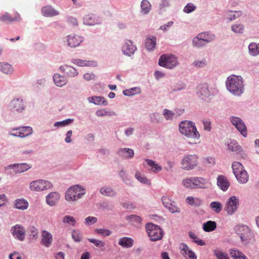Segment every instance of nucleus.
I'll return each mask as SVG.
<instances>
[{"mask_svg":"<svg viewBox=\"0 0 259 259\" xmlns=\"http://www.w3.org/2000/svg\"><path fill=\"white\" fill-rule=\"evenodd\" d=\"M179 130L182 135L190 139L189 143L191 144L197 143L200 134L193 122L190 121L181 122L179 124Z\"/></svg>","mask_w":259,"mask_h":259,"instance_id":"obj_1","label":"nucleus"},{"mask_svg":"<svg viewBox=\"0 0 259 259\" xmlns=\"http://www.w3.org/2000/svg\"><path fill=\"white\" fill-rule=\"evenodd\" d=\"M226 84L228 91L235 95L239 96L243 92V81L240 76H229Z\"/></svg>","mask_w":259,"mask_h":259,"instance_id":"obj_2","label":"nucleus"},{"mask_svg":"<svg viewBox=\"0 0 259 259\" xmlns=\"http://www.w3.org/2000/svg\"><path fill=\"white\" fill-rule=\"evenodd\" d=\"M232 167L238 182L241 184L246 183L248 181L249 176L242 164L239 162L235 161L232 163Z\"/></svg>","mask_w":259,"mask_h":259,"instance_id":"obj_3","label":"nucleus"},{"mask_svg":"<svg viewBox=\"0 0 259 259\" xmlns=\"http://www.w3.org/2000/svg\"><path fill=\"white\" fill-rule=\"evenodd\" d=\"M146 231L152 241L161 240L163 236L162 230L157 225L149 223L146 225Z\"/></svg>","mask_w":259,"mask_h":259,"instance_id":"obj_4","label":"nucleus"},{"mask_svg":"<svg viewBox=\"0 0 259 259\" xmlns=\"http://www.w3.org/2000/svg\"><path fill=\"white\" fill-rule=\"evenodd\" d=\"M85 193L84 191L79 185L70 187L65 193V199L68 201H73L80 198Z\"/></svg>","mask_w":259,"mask_h":259,"instance_id":"obj_5","label":"nucleus"},{"mask_svg":"<svg viewBox=\"0 0 259 259\" xmlns=\"http://www.w3.org/2000/svg\"><path fill=\"white\" fill-rule=\"evenodd\" d=\"M158 64L161 66L171 69L177 66L178 60L174 56L164 54L160 57Z\"/></svg>","mask_w":259,"mask_h":259,"instance_id":"obj_6","label":"nucleus"},{"mask_svg":"<svg viewBox=\"0 0 259 259\" xmlns=\"http://www.w3.org/2000/svg\"><path fill=\"white\" fill-rule=\"evenodd\" d=\"M52 187V184L49 181L44 180H37L31 182L29 188L32 191L39 192Z\"/></svg>","mask_w":259,"mask_h":259,"instance_id":"obj_7","label":"nucleus"},{"mask_svg":"<svg viewBox=\"0 0 259 259\" xmlns=\"http://www.w3.org/2000/svg\"><path fill=\"white\" fill-rule=\"evenodd\" d=\"M236 233L239 235L242 242L246 243L251 240L252 233L246 225H238L235 227Z\"/></svg>","mask_w":259,"mask_h":259,"instance_id":"obj_8","label":"nucleus"},{"mask_svg":"<svg viewBox=\"0 0 259 259\" xmlns=\"http://www.w3.org/2000/svg\"><path fill=\"white\" fill-rule=\"evenodd\" d=\"M198 157L196 155H187L183 158L181 164L183 168L186 170H191L197 166Z\"/></svg>","mask_w":259,"mask_h":259,"instance_id":"obj_9","label":"nucleus"},{"mask_svg":"<svg viewBox=\"0 0 259 259\" xmlns=\"http://www.w3.org/2000/svg\"><path fill=\"white\" fill-rule=\"evenodd\" d=\"M231 122L244 137L247 135L246 126L243 120L239 117L232 116L230 118Z\"/></svg>","mask_w":259,"mask_h":259,"instance_id":"obj_10","label":"nucleus"},{"mask_svg":"<svg viewBox=\"0 0 259 259\" xmlns=\"http://www.w3.org/2000/svg\"><path fill=\"white\" fill-rule=\"evenodd\" d=\"M239 204V199L236 196H232L230 197L228 199L225 208L228 214L231 215L233 214L237 210Z\"/></svg>","mask_w":259,"mask_h":259,"instance_id":"obj_11","label":"nucleus"},{"mask_svg":"<svg viewBox=\"0 0 259 259\" xmlns=\"http://www.w3.org/2000/svg\"><path fill=\"white\" fill-rule=\"evenodd\" d=\"M32 133V129L30 126H23L17 128L12 129L11 135L24 138L31 135Z\"/></svg>","mask_w":259,"mask_h":259,"instance_id":"obj_12","label":"nucleus"},{"mask_svg":"<svg viewBox=\"0 0 259 259\" xmlns=\"http://www.w3.org/2000/svg\"><path fill=\"white\" fill-rule=\"evenodd\" d=\"M11 231L15 238L20 241L24 240L26 231L22 226L19 224L16 225L12 227Z\"/></svg>","mask_w":259,"mask_h":259,"instance_id":"obj_13","label":"nucleus"},{"mask_svg":"<svg viewBox=\"0 0 259 259\" xmlns=\"http://www.w3.org/2000/svg\"><path fill=\"white\" fill-rule=\"evenodd\" d=\"M162 202L165 207L167 208L171 212H180L181 209L176 206L175 202L167 196L162 197Z\"/></svg>","mask_w":259,"mask_h":259,"instance_id":"obj_14","label":"nucleus"},{"mask_svg":"<svg viewBox=\"0 0 259 259\" xmlns=\"http://www.w3.org/2000/svg\"><path fill=\"white\" fill-rule=\"evenodd\" d=\"M181 254L186 259H197L195 253L185 243H182L180 246Z\"/></svg>","mask_w":259,"mask_h":259,"instance_id":"obj_15","label":"nucleus"},{"mask_svg":"<svg viewBox=\"0 0 259 259\" xmlns=\"http://www.w3.org/2000/svg\"><path fill=\"white\" fill-rule=\"evenodd\" d=\"M136 47L133 45V42L130 40H126L122 47L123 54L128 56H131L134 54Z\"/></svg>","mask_w":259,"mask_h":259,"instance_id":"obj_16","label":"nucleus"},{"mask_svg":"<svg viewBox=\"0 0 259 259\" xmlns=\"http://www.w3.org/2000/svg\"><path fill=\"white\" fill-rule=\"evenodd\" d=\"M195 189H206L210 185L207 180L197 177H195Z\"/></svg>","mask_w":259,"mask_h":259,"instance_id":"obj_17","label":"nucleus"},{"mask_svg":"<svg viewBox=\"0 0 259 259\" xmlns=\"http://www.w3.org/2000/svg\"><path fill=\"white\" fill-rule=\"evenodd\" d=\"M41 244L47 247H50L53 241L52 234L48 231L44 230L41 232Z\"/></svg>","mask_w":259,"mask_h":259,"instance_id":"obj_18","label":"nucleus"},{"mask_svg":"<svg viewBox=\"0 0 259 259\" xmlns=\"http://www.w3.org/2000/svg\"><path fill=\"white\" fill-rule=\"evenodd\" d=\"M9 106L13 111H21L24 109L22 100L19 98L13 99L10 102Z\"/></svg>","mask_w":259,"mask_h":259,"instance_id":"obj_19","label":"nucleus"},{"mask_svg":"<svg viewBox=\"0 0 259 259\" xmlns=\"http://www.w3.org/2000/svg\"><path fill=\"white\" fill-rule=\"evenodd\" d=\"M60 69L67 75L70 77H74L78 74L76 69L72 66L64 65L60 66Z\"/></svg>","mask_w":259,"mask_h":259,"instance_id":"obj_20","label":"nucleus"},{"mask_svg":"<svg viewBox=\"0 0 259 259\" xmlns=\"http://www.w3.org/2000/svg\"><path fill=\"white\" fill-rule=\"evenodd\" d=\"M82 38L78 35H69L67 37L68 45L71 47H76L82 42Z\"/></svg>","mask_w":259,"mask_h":259,"instance_id":"obj_21","label":"nucleus"},{"mask_svg":"<svg viewBox=\"0 0 259 259\" xmlns=\"http://www.w3.org/2000/svg\"><path fill=\"white\" fill-rule=\"evenodd\" d=\"M217 185L221 190L225 191L228 189L230 183L225 176L221 175L217 178Z\"/></svg>","mask_w":259,"mask_h":259,"instance_id":"obj_22","label":"nucleus"},{"mask_svg":"<svg viewBox=\"0 0 259 259\" xmlns=\"http://www.w3.org/2000/svg\"><path fill=\"white\" fill-rule=\"evenodd\" d=\"M60 196L57 192H52L49 194L46 198L47 203L50 206L55 205L59 200Z\"/></svg>","mask_w":259,"mask_h":259,"instance_id":"obj_23","label":"nucleus"},{"mask_svg":"<svg viewBox=\"0 0 259 259\" xmlns=\"http://www.w3.org/2000/svg\"><path fill=\"white\" fill-rule=\"evenodd\" d=\"M9 167L13 168L16 172L18 173L23 172L31 168V166L26 163L14 164L9 165Z\"/></svg>","mask_w":259,"mask_h":259,"instance_id":"obj_24","label":"nucleus"},{"mask_svg":"<svg viewBox=\"0 0 259 259\" xmlns=\"http://www.w3.org/2000/svg\"><path fill=\"white\" fill-rule=\"evenodd\" d=\"M41 13L45 17H53L59 14V12L53 9L51 6H47L41 9Z\"/></svg>","mask_w":259,"mask_h":259,"instance_id":"obj_25","label":"nucleus"},{"mask_svg":"<svg viewBox=\"0 0 259 259\" xmlns=\"http://www.w3.org/2000/svg\"><path fill=\"white\" fill-rule=\"evenodd\" d=\"M72 63L78 66H96L97 62L93 61H87L81 59H73Z\"/></svg>","mask_w":259,"mask_h":259,"instance_id":"obj_26","label":"nucleus"},{"mask_svg":"<svg viewBox=\"0 0 259 259\" xmlns=\"http://www.w3.org/2000/svg\"><path fill=\"white\" fill-rule=\"evenodd\" d=\"M186 203L194 207H199L200 206L203 202V201L201 199L198 197H194L192 196H188L186 199Z\"/></svg>","mask_w":259,"mask_h":259,"instance_id":"obj_27","label":"nucleus"},{"mask_svg":"<svg viewBox=\"0 0 259 259\" xmlns=\"http://www.w3.org/2000/svg\"><path fill=\"white\" fill-rule=\"evenodd\" d=\"M20 20V16L18 13H16L14 17H11L8 13H5L0 17V20L4 23H11Z\"/></svg>","mask_w":259,"mask_h":259,"instance_id":"obj_28","label":"nucleus"},{"mask_svg":"<svg viewBox=\"0 0 259 259\" xmlns=\"http://www.w3.org/2000/svg\"><path fill=\"white\" fill-rule=\"evenodd\" d=\"M118 244L122 247L130 248L134 244V240L131 238L123 237L119 240Z\"/></svg>","mask_w":259,"mask_h":259,"instance_id":"obj_29","label":"nucleus"},{"mask_svg":"<svg viewBox=\"0 0 259 259\" xmlns=\"http://www.w3.org/2000/svg\"><path fill=\"white\" fill-rule=\"evenodd\" d=\"M53 79L55 84L58 87H62L67 83L66 78L59 74H54Z\"/></svg>","mask_w":259,"mask_h":259,"instance_id":"obj_30","label":"nucleus"},{"mask_svg":"<svg viewBox=\"0 0 259 259\" xmlns=\"http://www.w3.org/2000/svg\"><path fill=\"white\" fill-rule=\"evenodd\" d=\"M228 147L232 152H240L242 151L241 147L234 140H230L228 142Z\"/></svg>","mask_w":259,"mask_h":259,"instance_id":"obj_31","label":"nucleus"},{"mask_svg":"<svg viewBox=\"0 0 259 259\" xmlns=\"http://www.w3.org/2000/svg\"><path fill=\"white\" fill-rule=\"evenodd\" d=\"M156 38L154 36L148 37L145 41V47L148 51H153L156 46Z\"/></svg>","mask_w":259,"mask_h":259,"instance_id":"obj_32","label":"nucleus"},{"mask_svg":"<svg viewBox=\"0 0 259 259\" xmlns=\"http://www.w3.org/2000/svg\"><path fill=\"white\" fill-rule=\"evenodd\" d=\"M182 184L186 188L195 189V177L184 179L182 181Z\"/></svg>","mask_w":259,"mask_h":259,"instance_id":"obj_33","label":"nucleus"},{"mask_svg":"<svg viewBox=\"0 0 259 259\" xmlns=\"http://www.w3.org/2000/svg\"><path fill=\"white\" fill-rule=\"evenodd\" d=\"M88 100L90 103H93L96 105H107V102L103 97H91L88 98Z\"/></svg>","mask_w":259,"mask_h":259,"instance_id":"obj_34","label":"nucleus"},{"mask_svg":"<svg viewBox=\"0 0 259 259\" xmlns=\"http://www.w3.org/2000/svg\"><path fill=\"white\" fill-rule=\"evenodd\" d=\"M198 90L200 94L202 96V99H205V98L208 97L210 95V92L208 90V85L206 84H203L199 85L198 87Z\"/></svg>","mask_w":259,"mask_h":259,"instance_id":"obj_35","label":"nucleus"},{"mask_svg":"<svg viewBox=\"0 0 259 259\" xmlns=\"http://www.w3.org/2000/svg\"><path fill=\"white\" fill-rule=\"evenodd\" d=\"M119 153L126 158H132L134 155V152L133 149L126 148L120 149Z\"/></svg>","mask_w":259,"mask_h":259,"instance_id":"obj_36","label":"nucleus"},{"mask_svg":"<svg viewBox=\"0 0 259 259\" xmlns=\"http://www.w3.org/2000/svg\"><path fill=\"white\" fill-rule=\"evenodd\" d=\"M200 40L204 41L205 44L210 42L214 39V36L206 32L200 33L197 35Z\"/></svg>","mask_w":259,"mask_h":259,"instance_id":"obj_37","label":"nucleus"},{"mask_svg":"<svg viewBox=\"0 0 259 259\" xmlns=\"http://www.w3.org/2000/svg\"><path fill=\"white\" fill-rule=\"evenodd\" d=\"M217 228L216 223L214 221H208L203 224V229L205 232H211Z\"/></svg>","mask_w":259,"mask_h":259,"instance_id":"obj_38","label":"nucleus"},{"mask_svg":"<svg viewBox=\"0 0 259 259\" xmlns=\"http://www.w3.org/2000/svg\"><path fill=\"white\" fill-rule=\"evenodd\" d=\"M98 20L97 17L94 14H89L84 18V22L87 25H93L96 24Z\"/></svg>","mask_w":259,"mask_h":259,"instance_id":"obj_39","label":"nucleus"},{"mask_svg":"<svg viewBox=\"0 0 259 259\" xmlns=\"http://www.w3.org/2000/svg\"><path fill=\"white\" fill-rule=\"evenodd\" d=\"M15 207L19 209L24 210L28 206V202L24 199H17L15 201Z\"/></svg>","mask_w":259,"mask_h":259,"instance_id":"obj_40","label":"nucleus"},{"mask_svg":"<svg viewBox=\"0 0 259 259\" xmlns=\"http://www.w3.org/2000/svg\"><path fill=\"white\" fill-rule=\"evenodd\" d=\"M0 71L5 74H11L13 72L12 66L7 63H0Z\"/></svg>","mask_w":259,"mask_h":259,"instance_id":"obj_41","label":"nucleus"},{"mask_svg":"<svg viewBox=\"0 0 259 259\" xmlns=\"http://www.w3.org/2000/svg\"><path fill=\"white\" fill-rule=\"evenodd\" d=\"M145 161L151 171L156 172L161 170V167L156 164L154 161L147 159L145 160Z\"/></svg>","mask_w":259,"mask_h":259,"instance_id":"obj_42","label":"nucleus"},{"mask_svg":"<svg viewBox=\"0 0 259 259\" xmlns=\"http://www.w3.org/2000/svg\"><path fill=\"white\" fill-rule=\"evenodd\" d=\"M100 191L102 194L105 196H114L115 195V192L110 187H103L101 188Z\"/></svg>","mask_w":259,"mask_h":259,"instance_id":"obj_43","label":"nucleus"},{"mask_svg":"<svg viewBox=\"0 0 259 259\" xmlns=\"http://www.w3.org/2000/svg\"><path fill=\"white\" fill-rule=\"evenodd\" d=\"M242 15L241 11H230L227 13V17L230 21L234 20L239 17Z\"/></svg>","mask_w":259,"mask_h":259,"instance_id":"obj_44","label":"nucleus"},{"mask_svg":"<svg viewBox=\"0 0 259 259\" xmlns=\"http://www.w3.org/2000/svg\"><path fill=\"white\" fill-rule=\"evenodd\" d=\"M141 7L144 14L148 13L151 10V4L147 0H143L141 4Z\"/></svg>","mask_w":259,"mask_h":259,"instance_id":"obj_45","label":"nucleus"},{"mask_svg":"<svg viewBox=\"0 0 259 259\" xmlns=\"http://www.w3.org/2000/svg\"><path fill=\"white\" fill-rule=\"evenodd\" d=\"M135 178L142 183L150 185V181L143 176L140 172L137 171L135 174Z\"/></svg>","mask_w":259,"mask_h":259,"instance_id":"obj_46","label":"nucleus"},{"mask_svg":"<svg viewBox=\"0 0 259 259\" xmlns=\"http://www.w3.org/2000/svg\"><path fill=\"white\" fill-rule=\"evenodd\" d=\"M189 236L193 239V241L199 245L203 246L205 244V242L201 239L198 238L197 236L193 232L189 233Z\"/></svg>","mask_w":259,"mask_h":259,"instance_id":"obj_47","label":"nucleus"},{"mask_svg":"<svg viewBox=\"0 0 259 259\" xmlns=\"http://www.w3.org/2000/svg\"><path fill=\"white\" fill-rule=\"evenodd\" d=\"M72 237L75 242H80L82 239V235L79 230H74L72 232Z\"/></svg>","mask_w":259,"mask_h":259,"instance_id":"obj_48","label":"nucleus"},{"mask_svg":"<svg viewBox=\"0 0 259 259\" xmlns=\"http://www.w3.org/2000/svg\"><path fill=\"white\" fill-rule=\"evenodd\" d=\"M214 254L218 259H229L227 254L220 249L214 250Z\"/></svg>","mask_w":259,"mask_h":259,"instance_id":"obj_49","label":"nucleus"},{"mask_svg":"<svg viewBox=\"0 0 259 259\" xmlns=\"http://www.w3.org/2000/svg\"><path fill=\"white\" fill-rule=\"evenodd\" d=\"M62 222L64 223L67 224L72 226H75L76 224V221L75 219L73 217L69 215H65L64 217Z\"/></svg>","mask_w":259,"mask_h":259,"instance_id":"obj_50","label":"nucleus"},{"mask_svg":"<svg viewBox=\"0 0 259 259\" xmlns=\"http://www.w3.org/2000/svg\"><path fill=\"white\" fill-rule=\"evenodd\" d=\"M248 49L250 53L252 56H256L258 54V45L255 43H251L248 46Z\"/></svg>","mask_w":259,"mask_h":259,"instance_id":"obj_51","label":"nucleus"},{"mask_svg":"<svg viewBox=\"0 0 259 259\" xmlns=\"http://www.w3.org/2000/svg\"><path fill=\"white\" fill-rule=\"evenodd\" d=\"M210 207L217 213L220 212L222 209L221 204L217 201L211 202L210 204Z\"/></svg>","mask_w":259,"mask_h":259,"instance_id":"obj_52","label":"nucleus"},{"mask_svg":"<svg viewBox=\"0 0 259 259\" xmlns=\"http://www.w3.org/2000/svg\"><path fill=\"white\" fill-rule=\"evenodd\" d=\"M95 232L96 234L102 235L103 237L108 236L111 234V232L110 230L105 229H96Z\"/></svg>","mask_w":259,"mask_h":259,"instance_id":"obj_53","label":"nucleus"},{"mask_svg":"<svg viewBox=\"0 0 259 259\" xmlns=\"http://www.w3.org/2000/svg\"><path fill=\"white\" fill-rule=\"evenodd\" d=\"M140 92V89L138 88H132L130 90H126L123 91V94L125 96H130L135 95Z\"/></svg>","mask_w":259,"mask_h":259,"instance_id":"obj_54","label":"nucleus"},{"mask_svg":"<svg viewBox=\"0 0 259 259\" xmlns=\"http://www.w3.org/2000/svg\"><path fill=\"white\" fill-rule=\"evenodd\" d=\"M244 30L243 25L236 24L232 26V30L235 33H242Z\"/></svg>","mask_w":259,"mask_h":259,"instance_id":"obj_55","label":"nucleus"},{"mask_svg":"<svg viewBox=\"0 0 259 259\" xmlns=\"http://www.w3.org/2000/svg\"><path fill=\"white\" fill-rule=\"evenodd\" d=\"M96 115L98 116H112L115 115L114 112H109L105 109L99 110L96 112Z\"/></svg>","mask_w":259,"mask_h":259,"instance_id":"obj_56","label":"nucleus"},{"mask_svg":"<svg viewBox=\"0 0 259 259\" xmlns=\"http://www.w3.org/2000/svg\"><path fill=\"white\" fill-rule=\"evenodd\" d=\"M203 163L208 166H211L213 165L215 163V159L212 157H208L204 158L203 159Z\"/></svg>","mask_w":259,"mask_h":259,"instance_id":"obj_57","label":"nucleus"},{"mask_svg":"<svg viewBox=\"0 0 259 259\" xmlns=\"http://www.w3.org/2000/svg\"><path fill=\"white\" fill-rule=\"evenodd\" d=\"M193 44L194 46L199 48L204 46L206 44L197 36L194 38L193 40Z\"/></svg>","mask_w":259,"mask_h":259,"instance_id":"obj_58","label":"nucleus"},{"mask_svg":"<svg viewBox=\"0 0 259 259\" xmlns=\"http://www.w3.org/2000/svg\"><path fill=\"white\" fill-rule=\"evenodd\" d=\"M88 240L91 243L94 244L96 247H104L105 245V243L104 241L95 239L89 238Z\"/></svg>","mask_w":259,"mask_h":259,"instance_id":"obj_59","label":"nucleus"},{"mask_svg":"<svg viewBox=\"0 0 259 259\" xmlns=\"http://www.w3.org/2000/svg\"><path fill=\"white\" fill-rule=\"evenodd\" d=\"M73 119H67L66 120H63V121H60V122H56L54 123V126H65V125H68L69 124V123H70L71 122L73 121Z\"/></svg>","mask_w":259,"mask_h":259,"instance_id":"obj_60","label":"nucleus"},{"mask_svg":"<svg viewBox=\"0 0 259 259\" xmlns=\"http://www.w3.org/2000/svg\"><path fill=\"white\" fill-rule=\"evenodd\" d=\"M30 235L32 236L33 238L37 237L38 235V230L34 226H30L28 229Z\"/></svg>","mask_w":259,"mask_h":259,"instance_id":"obj_61","label":"nucleus"},{"mask_svg":"<svg viewBox=\"0 0 259 259\" xmlns=\"http://www.w3.org/2000/svg\"><path fill=\"white\" fill-rule=\"evenodd\" d=\"M196 9V7L192 3H189L184 8V11L187 13H190Z\"/></svg>","mask_w":259,"mask_h":259,"instance_id":"obj_62","label":"nucleus"},{"mask_svg":"<svg viewBox=\"0 0 259 259\" xmlns=\"http://www.w3.org/2000/svg\"><path fill=\"white\" fill-rule=\"evenodd\" d=\"M163 115H164L165 118L167 120H171V119H172V118L174 115V113H173L172 111H171L170 110H169L167 109H164L163 110Z\"/></svg>","mask_w":259,"mask_h":259,"instance_id":"obj_63","label":"nucleus"},{"mask_svg":"<svg viewBox=\"0 0 259 259\" xmlns=\"http://www.w3.org/2000/svg\"><path fill=\"white\" fill-rule=\"evenodd\" d=\"M193 64L197 67H203L206 65V62L205 60L203 59L200 61H195Z\"/></svg>","mask_w":259,"mask_h":259,"instance_id":"obj_64","label":"nucleus"}]
</instances>
